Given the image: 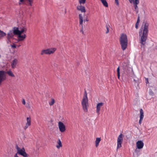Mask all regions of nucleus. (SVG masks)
<instances>
[{"mask_svg": "<svg viewBox=\"0 0 157 157\" xmlns=\"http://www.w3.org/2000/svg\"><path fill=\"white\" fill-rule=\"evenodd\" d=\"M148 25L145 23L144 27H141L139 32V35L140 38V43L144 45L146 43L148 32Z\"/></svg>", "mask_w": 157, "mask_h": 157, "instance_id": "obj_1", "label": "nucleus"}, {"mask_svg": "<svg viewBox=\"0 0 157 157\" xmlns=\"http://www.w3.org/2000/svg\"><path fill=\"white\" fill-rule=\"evenodd\" d=\"M27 30V28L25 27H20L19 28L17 27L14 28V34L18 35V41H22L25 40L26 37V35L22 33L24 32L26 33Z\"/></svg>", "mask_w": 157, "mask_h": 157, "instance_id": "obj_2", "label": "nucleus"}, {"mask_svg": "<svg viewBox=\"0 0 157 157\" xmlns=\"http://www.w3.org/2000/svg\"><path fill=\"white\" fill-rule=\"evenodd\" d=\"M119 40L121 48L123 50H124L128 46V40L126 35L124 33L122 34Z\"/></svg>", "mask_w": 157, "mask_h": 157, "instance_id": "obj_3", "label": "nucleus"}, {"mask_svg": "<svg viewBox=\"0 0 157 157\" xmlns=\"http://www.w3.org/2000/svg\"><path fill=\"white\" fill-rule=\"evenodd\" d=\"M81 103L83 111L85 112H87L88 111L87 107L89 105L87 94L86 92L84 94Z\"/></svg>", "mask_w": 157, "mask_h": 157, "instance_id": "obj_4", "label": "nucleus"}, {"mask_svg": "<svg viewBox=\"0 0 157 157\" xmlns=\"http://www.w3.org/2000/svg\"><path fill=\"white\" fill-rule=\"evenodd\" d=\"M16 149L17 150V152L15 154L20 155L24 157H28V155L25 152V148L23 147L22 148H20L17 145L16 146Z\"/></svg>", "mask_w": 157, "mask_h": 157, "instance_id": "obj_5", "label": "nucleus"}, {"mask_svg": "<svg viewBox=\"0 0 157 157\" xmlns=\"http://www.w3.org/2000/svg\"><path fill=\"white\" fill-rule=\"evenodd\" d=\"M123 141V136L122 134H121L118 136L117 139V150L121 147V144Z\"/></svg>", "mask_w": 157, "mask_h": 157, "instance_id": "obj_6", "label": "nucleus"}, {"mask_svg": "<svg viewBox=\"0 0 157 157\" xmlns=\"http://www.w3.org/2000/svg\"><path fill=\"white\" fill-rule=\"evenodd\" d=\"M58 126L60 132L63 133L66 130V128L64 124L61 121H59L58 123Z\"/></svg>", "mask_w": 157, "mask_h": 157, "instance_id": "obj_7", "label": "nucleus"}, {"mask_svg": "<svg viewBox=\"0 0 157 157\" xmlns=\"http://www.w3.org/2000/svg\"><path fill=\"white\" fill-rule=\"evenodd\" d=\"M5 71H0V85L1 82L5 79Z\"/></svg>", "mask_w": 157, "mask_h": 157, "instance_id": "obj_8", "label": "nucleus"}, {"mask_svg": "<svg viewBox=\"0 0 157 157\" xmlns=\"http://www.w3.org/2000/svg\"><path fill=\"white\" fill-rule=\"evenodd\" d=\"M136 145L137 148L141 149L142 148L144 147V143L142 141L138 140L136 142Z\"/></svg>", "mask_w": 157, "mask_h": 157, "instance_id": "obj_9", "label": "nucleus"}, {"mask_svg": "<svg viewBox=\"0 0 157 157\" xmlns=\"http://www.w3.org/2000/svg\"><path fill=\"white\" fill-rule=\"evenodd\" d=\"M104 103L100 102L98 103L96 105V112L98 114H99V112L101 110V108L103 105Z\"/></svg>", "mask_w": 157, "mask_h": 157, "instance_id": "obj_10", "label": "nucleus"}, {"mask_svg": "<svg viewBox=\"0 0 157 157\" xmlns=\"http://www.w3.org/2000/svg\"><path fill=\"white\" fill-rule=\"evenodd\" d=\"M31 125V118L30 117L26 118V122L24 127V129H26L29 126Z\"/></svg>", "mask_w": 157, "mask_h": 157, "instance_id": "obj_11", "label": "nucleus"}, {"mask_svg": "<svg viewBox=\"0 0 157 157\" xmlns=\"http://www.w3.org/2000/svg\"><path fill=\"white\" fill-rule=\"evenodd\" d=\"M14 34H14L13 28V30H10L8 33L7 36V38L8 40H9L10 39L12 38L13 37Z\"/></svg>", "mask_w": 157, "mask_h": 157, "instance_id": "obj_12", "label": "nucleus"}, {"mask_svg": "<svg viewBox=\"0 0 157 157\" xmlns=\"http://www.w3.org/2000/svg\"><path fill=\"white\" fill-rule=\"evenodd\" d=\"M48 55L53 54L56 50V48L55 47H52L47 49Z\"/></svg>", "mask_w": 157, "mask_h": 157, "instance_id": "obj_13", "label": "nucleus"}, {"mask_svg": "<svg viewBox=\"0 0 157 157\" xmlns=\"http://www.w3.org/2000/svg\"><path fill=\"white\" fill-rule=\"evenodd\" d=\"M18 63V60L16 59H13L11 63V67L12 68H15L16 67Z\"/></svg>", "mask_w": 157, "mask_h": 157, "instance_id": "obj_14", "label": "nucleus"}, {"mask_svg": "<svg viewBox=\"0 0 157 157\" xmlns=\"http://www.w3.org/2000/svg\"><path fill=\"white\" fill-rule=\"evenodd\" d=\"M77 8L78 10L81 11L82 13H85L86 11L85 7L81 5L78 6Z\"/></svg>", "mask_w": 157, "mask_h": 157, "instance_id": "obj_15", "label": "nucleus"}, {"mask_svg": "<svg viewBox=\"0 0 157 157\" xmlns=\"http://www.w3.org/2000/svg\"><path fill=\"white\" fill-rule=\"evenodd\" d=\"M84 15L82 14H79V24L81 25L82 27H83V17Z\"/></svg>", "mask_w": 157, "mask_h": 157, "instance_id": "obj_16", "label": "nucleus"}, {"mask_svg": "<svg viewBox=\"0 0 157 157\" xmlns=\"http://www.w3.org/2000/svg\"><path fill=\"white\" fill-rule=\"evenodd\" d=\"M101 140V139L100 137H97L96 138L95 143V146L96 147H97L98 146Z\"/></svg>", "mask_w": 157, "mask_h": 157, "instance_id": "obj_17", "label": "nucleus"}, {"mask_svg": "<svg viewBox=\"0 0 157 157\" xmlns=\"http://www.w3.org/2000/svg\"><path fill=\"white\" fill-rule=\"evenodd\" d=\"M62 145L60 139H59L57 142V144L56 145V147L58 149H59L61 147H62Z\"/></svg>", "mask_w": 157, "mask_h": 157, "instance_id": "obj_18", "label": "nucleus"}, {"mask_svg": "<svg viewBox=\"0 0 157 157\" xmlns=\"http://www.w3.org/2000/svg\"><path fill=\"white\" fill-rule=\"evenodd\" d=\"M40 54L41 55H43L44 54L48 55L47 49L42 50L41 51Z\"/></svg>", "mask_w": 157, "mask_h": 157, "instance_id": "obj_19", "label": "nucleus"}, {"mask_svg": "<svg viewBox=\"0 0 157 157\" xmlns=\"http://www.w3.org/2000/svg\"><path fill=\"white\" fill-rule=\"evenodd\" d=\"M101 3H102L103 5L105 7H108V4L106 2V0H100Z\"/></svg>", "mask_w": 157, "mask_h": 157, "instance_id": "obj_20", "label": "nucleus"}, {"mask_svg": "<svg viewBox=\"0 0 157 157\" xmlns=\"http://www.w3.org/2000/svg\"><path fill=\"white\" fill-rule=\"evenodd\" d=\"M7 73L9 76L12 77H14L15 76L12 72L11 70H9L7 72H5V74Z\"/></svg>", "mask_w": 157, "mask_h": 157, "instance_id": "obj_21", "label": "nucleus"}, {"mask_svg": "<svg viewBox=\"0 0 157 157\" xmlns=\"http://www.w3.org/2000/svg\"><path fill=\"white\" fill-rule=\"evenodd\" d=\"M6 35V34L0 30V39Z\"/></svg>", "mask_w": 157, "mask_h": 157, "instance_id": "obj_22", "label": "nucleus"}, {"mask_svg": "<svg viewBox=\"0 0 157 157\" xmlns=\"http://www.w3.org/2000/svg\"><path fill=\"white\" fill-rule=\"evenodd\" d=\"M140 119H143L144 117V115L143 109H140Z\"/></svg>", "mask_w": 157, "mask_h": 157, "instance_id": "obj_23", "label": "nucleus"}, {"mask_svg": "<svg viewBox=\"0 0 157 157\" xmlns=\"http://www.w3.org/2000/svg\"><path fill=\"white\" fill-rule=\"evenodd\" d=\"M55 101L54 99H52L49 102V104L50 105L52 106L55 103Z\"/></svg>", "mask_w": 157, "mask_h": 157, "instance_id": "obj_24", "label": "nucleus"}, {"mask_svg": "<svg viewBox=\"0 0 157 157\" xmlns=\"http://www.w3.org/2000/svg\"><path fill=\"white\" fill-rule=\"evenodd\" d=\"M140 21V20L139 19V18H138L137 19V22L136 24V25H135V27L136 29H137L138 28V25H139V24Z\"/></svg>", "mask_w": 157, "mask_h": 157, "instance_id": "obj_25", "label": "nucleus"}, {"mask_svg": "<svg viewBox=\"0 0 157 157\" xmlns=\"http://www.w3.org/2000/svg\"><path fill=\"white\" fill-rule=\"evenodd\" d=\"M78 2L80 5L82 4H84L86 0H78Z\"/></svg>", "mask_w": 157, "mask_h": 157, "instance_id": "obj_26", "label": "nucleus"}, {"mask_svg": "<svg viewBox=\"0 0 157 157\" xmlns=\"http://www.w3.org/2000/svg\"><path fill=\"white\" fill-rule=\"evenodd\" d=\"M139 2H138L137 3V2H134V3L133 4L134 6V8L136 10L138 8V6L137 5L139 4Z\"/></svg>", "mask_w": 157, "mask_h": 157, "instance_id": "obj_27", "label": "nucleus"}, {"mask_svg": "<svg viewBox=\"0 0 157 157\" xmlns=\"http://www.w3.org/2000/svg\"><path fill=\"white\" fill-rule=\"evenodd\" d=\"M25 106L27 108L29 109H30L31 108V106L29 103H27L25 104Z\"/></svg>", "mask_w": 157, "mask_h": 157, "instance_id": "obj_28", "label": "nucleus"}, {"mask_svg": "<svg viewBox=\"0 0 157 157\" xmlns=\"http://www.w3.org/2000/svg\"><path fill=\"white\" fill-rule=\"evenodd\" d=\"M10 46L12 48H16V45L14 44H11Z\"/></svg>", "mask_w": 157, "mask_h": 157, "instance_id": "obj_29", "label": "nucleus"}, {"mask_svg": "<svg viewBox=\"0 0 157 157\" xmlns=\"http://www.w3.org/2000/svg\"><path fill=\"white\" fill-rule=\"evenodd\" d=\"M117 75H120V68H119V67H118V68H117Z\"/></svg>", "mask_w": 157, "mask_h": 157, "instance_id": "obj_30", "label": "nucleus"}, {"mask_svg": "<svg viewBox=\"0 0 157 157\" xmlns=\"http://www.w3.org/2000/svg\"><path fill=\"white\" fill-rule=\"evenodd\" d=\"M22 104L24 105H25L26 104L25 100L24 99H22Z\"/></svg>", "mask_w": 157, "mask_h": 157, "instance_id": "obj_31", "label": "nucleus"}, {"mask_svg": "<svg viewBox=\"0 0 157 157\" xmlns=\"http://www.w3.org/2000/svg\"><path fill=\"white\" fill-rule=\"evenodd\" d=\"M131 3L134 4L135 2V0H128Z\"/></svg>", "mask_w": 157, "mask_h": 157, "instance_id": "obj_32", "label": "nucleus"}, {"mask_svg": "<svg viewBox=\"0 0 157 157\" xmlns=\"http://www.w3.org/2000/svg\"><path fill=\"white\" fill-rule=\"evenodd\" d=\"M106 33H108L109 32V29H108V26H106Z\"/></svg>", "mask_w": 157, "mask_h": 157, "instance_id": "obj_33", "label": "nucleus"}, {"mask_svg": "<svg viewBox=\"0 0 157 157\" xmlns=\"http://www.w3.org/2000/svg\"><path fill=\"white\" fill-rule=\"evenodd\" d=\"M115 2L117 5H119L118 0H115Z\"/></svg>", "mask_w": 157, "mask_h": 157, "instance_id": "obj_34", "label": "nucleus"}, {"mask_svg": "<svg viewBox=\"0 0 157 157\" xmlns=\"http://www.w3.org/2000/svg\"><path fill=\"white\" fill-rule=\"evenodd\" d=\"M142 120H143V119H140L139 121V123L140 124H141Z\"/></svg>", "mask_w": 157, "mask_h": 157, "instance_id": "obj_35", "label": "nucleus"}, {"mask_svg": "<svg viewBox=\"0 0 157 157\" xmlns=\"http://www.w3.org/2000/svg\"><path fill=\"white\" fill-rule=\"evenodd\" d=\"M13 157H19L17 154H15Z\"/></svg>", "mask_w": 157, "mask_h": 157, "instance_id": "obj_36", "label": "nucleus"}, {"mask_svg": "<svg viewBox=\"0 0 157 157\" xmlns=\"http://www.w3.org/2000/svg\"><path fill=\"white\" fill-rule=\"evenodd\" d=\"M135 2H137V3L138 2H139V0H135Z\"/></svg>", "mask_w": 157, "mask_h": 157, "instance_id": "obj_37", "label": "nucleus"}, {"mask_svg": "<svg viewBox=\"0 0 157 157\" xmlns=\"http://www.w3.org/2000/svg\"><path fill=\"white\" fill-rule=\"evenodd\" d=\"M88 20H87V18L86 19H84L83 20V21L85 22V21H88Z\"/></svg>", "mask_w": 157, "mask_h": 157, "instance_id": "obj_38", "label": "nucleus"}, {"mask_svg": "<svg viewBox=\"0 0 157 157\" xmlns=\"http://www.w3.org/2000/svg\"><path fill=\"white\" fill-rule=\"evenodd\" d=\"M146 83L147 84L148 83V79L147 78H146Z\"/></svg>", "mask_w": 157, "mask_h": 157, "instance_id": "obj_39", "label": "nucleus"}, {"mask_svg": "<svg viewBox=\"0 0 157 157\" xmlns=\"http://www.w3.org/2000/svg\"><path fill=\"white\" fill-rule=\"evenodd\" d=\"M118 78L119 79L120 78V75H117Z\"/></svg>", "mask_w": 157, "mask_h": 157, "instance_id": "obj_40", "label": "nucleus"}, {"mask_svg": "<svg viewBox=\"0 0 157 157\" xmlns=\"http://www.w3.org/2000/svg\"><path fill=\"white\" fill-rule=\"evenodd\" d=\"M80 32H82L83 34V30H82V29L81 30Z\"/></svg>", "mask_w": 157, "mask_h": 157, "instance_id": "obj_41", "label": "nucleus"}]
</instances>
